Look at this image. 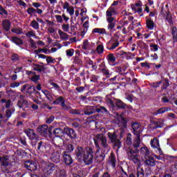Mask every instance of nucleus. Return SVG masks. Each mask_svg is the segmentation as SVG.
<instances>
[{"mask_svg": "<svg viewBox=\"0 0 177 177\" xmlns=\"http://www.w3.org/2000/svg\"><path fill=\"white\" fill-rule=\"evenodd\" d=\"M41 92L45 95L46 97L49 100V102L53 101V96L50 94V92L48 90H42Z\"/></svg>", "mask_w": 177, "mask_h": 177, "instance_id": "nucleus-32", "label": "nucleus"}, {"mask_svg": "<svg viewBox=\"0 0 177 177\" xmlns=\"http://www.w3.org/2000/svg\"><path fill=\"white\" fill-rule=\"evenodd\" d=\"M24 168H26L28 171H37V163L32 162V160H28L24 162Z\"/></svg>", "mask_w": 177, "mask_h": 177, "instance_id": "nucleus-17", "label": "nucleus"}, {"mask_svg": "<svg viewBox=\"0 0 177 177\" xmlns=\"http://www.w3.org/2000/svg\"><path fill=\"white\" fill-rule=\"evenodd\" d=\"M95 113H97V114H106V115L110 114V112L109 110H107V108L102 105L95 106Z\"/></svg>", "mask_w": 177, "mask_h": 177, "instance_id": "nucleus-19", "label": "nucleus"}, {"mask_svg": "<svg viewBox=\"0 0 177 177\" xmlns=\"http://www.w3.org/2000/svg\"><path fill=\"white\" fill-rule=\"evenodd\" d=\"M62 158L66 165H71V164H73V158H71V155H70V153H67V152H62Z\"/></svg>", "mask_w": 177, "mask_h": 177, "instance_id": "nucleus-20", "label": "nucleus"}, {"mask_svg": "<svg viewBox=\"0 0 177 177\" xmlns=\"http://www.w3.org/2000/svg\"><path fill=\"white\" fill-rule=\"evenodd\" d=\"M113 15H117V12L114 8L110 7L108 10H106V17H111Z\"/></svg>", "mask_w": 177, "mask_h": 177, "instance_id": "nucleus-34", "label": "nucleus"}, {"mask_svg": "<svg viewBox=\"0 0 177 177\" xmlns=\"http://www.w3.org/2000/svg\"><path fill=\"white\" fill-rule=\"evenodd\" d=\"M133 132L136 138H137L134 141V149H138L140 146V133H142V127L139 123H133Z\"/></svg>", "mask_w": 177, "mask_h": 177, "instance_id": "nucleus-5", "label": "nucleus"}, {"mask_svg": "<svg viewBox=\"0 0 177 177\" xmlns=\"http://www.w3.org/2000/svg\"><path fill=\"white\" fill-rule=\"evenodd\" d=\"M82 49L84 50H91V44L88 39H85L83 41Z\"/></svg>", "mask_w": 177, "mask_h": 177, "instance_id": "nucleus-35", "label": "nucleus"}, {"mask_svg": "<svg viewBox=\"0 0 177 177\" xmlns=\"http://www.w3.org/2000/svg\"><path fill=\"white\" fill-rule=\"evenodd\" d=\"M75 91H77V92L78 93H82V92H84V91H85V87L84 86H78L76 88Z\"/></svg>", "mask_w": 177, "mask_h": 177, "instance_id": "nucleus-61", "label": "nucleus"}, {"mask_svg": "<svg viewBox=\"0 0 177 177\" xmlns=\"http://www.w3.org/2000/svg\"><path fill=\"white\" fill-rule=\"evenodd\" d=\"M132 135L129 133L127 136V138L126 140V143L127 145V156L131 161H133V145H132V139L131 138Z\"/></svg>", "mask_w": 177, "mask_h": 177, "instance_id": "nucleus-8", "label": "nucleus"}, {"mask_svg": "<svg viewBox=\"0 0 177 177\" xmlns=\"http://www.w3.org/2000/svg\"><path fill=\"white\" fill-rule=\"evenodd\" d=\"M57 168V165H55L52 162H48L46 164L43 169L44 174L46 175H52L56 169Z\"/></svg>", "mask_w": 177, "mask_h": 177, "instance_id": "nucleus-9", "label": "nucleus"}, {"mask_svg": "<svg viewBox=\"0 0 177 177\" xmlns=\"http://www.w3.org/2000/svg\"><path fill=\"white\" fill-rule=\"evenodd\" d=\"M140 153L145 157H149L150 156V150L147 147H142L140 149Z\"/></svg>", "mask_w": 177, "mask_h": 177, "instance_id": "nucleus-33", "label": "nucleus"}, {"mask_svg": "<svg viewBox=\"0 0 177 177\" xmlns=\"http://www.w3.org/2000/svg\"><path fill=\"white\" fill-rule=\"evenodd\" d=\"M92 32L95 34H104V32H106V30L103 28H95L93 29Z\"/></svg>", "mask_w": 177, "mask_h": 177, "instance_id": "nucleus-41", "label": "nucleus"}, {"mask_svg": "<svg viewBox=\"0 0 177 177\" xmlns=\"http://www.w3.org/2000/svg\"><path fill=\"white\" fill-rule=\"evenodd\" d=\"M167 111H171V108L169 107L160 108L156 111V113H155V115H157L158 114H163V113H167Z\"/></svg>", "mask_w": 177, "mask_h": 177, "instance_id": "nucleus-37", "label": "nucleus"}, {"mask_svg": "<svg viewBox=\"0 0 177 177\" xmlns=\"http://www.w3.org/2000/svg\"><path fill=\"white\" fill-rule=\"evenodd\" d=\"M69 114H72L73 115H84V114L81 113V110L80 109H71L69 111Z\"/></svg>", "mask_w": 177, "mask_h": 177, "instance_id": "nucleus-43", "label": "nucleus"}, {"mask_svg": "<svg viewBox=\"0 0 177 177\" xmlns=\"http://www.w3.org/2000/svg\"><path fill=\"white\" fill-rule=\"evenodd\" d=\"M145 164L147 165H149L150 167H154V165H156V160H154V158L147 156V158L145 160Z\"/></svg>", "mask_w": 177, "mask_h": 177, "instance_id": "nucleus-26", "label": "nucleus"}, {"mask_svg": "<svg viewBox=\"0 0 177 177\" xmlns=\"http://www.w3.org/2000/svg\"><path fill=\"white\" fill-rule=\"evenodd\" d=\"M26 12L28 15H30V16H32V15H34L37 17V15H35L37 13L36 9L32 7L28 8Z\"/></svg>", "mask_w": 177, "mask_h": 177, "instance_id": "nucleus-42", "label": "nucleus"}, {"mask_svg": "<svg viewBox=\"0 0 177 177\" xmlns=\"http://www.w3.org/2000/svg\"><path fill=\"white\" fill-rule=\"evenodd\" d=\"M58 34L62 39H64V41H67V39H68V35H67V33L62 31V30H60V29L58 30Z\"/></svg>", "mask_w": 177, "mask_h": 177, "instance_id": "nucleus-38", "label": "nucleus"}, {"mask_svg": "<svg viewBox=\"0 0 177 177\" xmlns=\"http://www.w3.org/2000/svg\"><path fill=\"white\" fill-rule=\"evenodd\" d=\"M66 56H68V57H71L74 55V49H73V48L68 49L66 50Z\"/></svg>", "mask_w": 177, "mask_h": 177, "instance_id": "nucleus-55", "label": "nucleus"}, {"mask_svg": "<svg viewBox=\"0 0 177 177\" xmlns=\"http://www.w3.org/2000/svg\"><path fill=\"white\" fill-rule=\"evenodd\" d=\"M11 39H12V42H13V44H15V45H23V44H24V42L21 39L16 36H12L11 37Z\"/></svg>", "mask_w": 177, "mask_h": 177, "instance_id": "nucleus-29", "label": "nucleus"}, {"mask_svg": "<svg viewBox=\"0 0 177 177\" xmlns=\"http://www.w3.org/2000/svg\"><path fill=\"white\" fill-rule=\"evenodd\" d=\"M34 92H35V86H29L26 90V93H28L29 95H32Z\"/></svg>", "mask_w": 177, "mask_h": 177, "instance_id": "nucleus-53", "label": "nucleus"}, {"mask_svg": "<svg viewBox=\"0 0 177 177\" xmlns=\"http://www.w3.org/2000/svg\"><path fill=\"white\" fill-rule=\"evenodd\" d=\"M93 154H95L93 147H86V153L82 159V162H84L86 165H92L93 164Z\"/></svg>", "mask_w": 177, "mask_h": 177, "instance_id": "nucleus-4", "label": "nucleus"}, {"mask_svg": "<svg viewBox=\"0 0 177 177\" xmlns=\"http://www.w3.org/2000/svg\"><path fill=\"white\" fill-rule=\"evenodd\" d=\"M108 138L111 140V143L115 142L118 139V136H117V133L115 132L111 133L109 132L108 133Z\"/></svg>", "mask_w": 177, "mask_h": 177, "instance_id": "nucleus-27", "label": "nucleus"}, {"mask_svg": "<svg viewBox=\"0 0 177 177\" xmlns=\"http://www.w3.org/2000/svg\"><path fill=\"white\" fill-rule=\"evenodd\" d=\"M28 42L30 44V47L34 48V49H37V44L35 43L34 39L30 38Z\"/></svg>", "mask_w": 177, "mask_h": 177, "instance_id": "nucleus-58", "label": "nucleus"}, {"mask_svg": "<svg viewBox=\"0 0 177 177\" xmlns=\"http://www.w3.org/2000/svg\"><path fill=\"white\" fill-rule=\"evenodd\" d=\"M134 10L137 13H141L142 12V2L139 1L138 3H136L134 7Z\"/></svg>", "mask_w": 177, "mask_h": 177, "instance_id": "nucleus-40", "label": "nucleus"}, {"mask_svg": "<svg viewBox=\"0 0 177 177\" xmlns=\"http://www.w3.org/2000/svg\"><path fill=\"white\" fill-rule=\"evenodd\" d=\"M86 153V148L84 149L82 147H77L75 149V156H76V158L78 160L79 162H82V158H84Z\"/></svg>", "mask_w": 177, "mask_h": 177, "instance_id": "nucleus-10", "label": "nucleus"}, {"mask_svg": "<svg viewBox=\"0 0 177 177\" xmlns=\"http://www.w3.org/2000/svg\"><path fill=\"white\" fill-rule=\"evenodd\" d=\"M20 57H19V55L16 53H13L11 55V60L12 62H17L19 60Z\"/></svg>", "mask_w": 177, "mask_h": 177, "instance_id": "nucleus-57", "label": "nucleus"}, {"mask_svg": "<svg viewBox=\"0 0 177 177\" xmlns=\"http://www.w3.org/2000/svg\"><path fill=\"white\" fill-rule=\"evenodd\" d=\"M108 61L110 62V63H114L115 62V57H114L113 53L108 55Z\"/></svg>", "mask_w": 177, "mask_h": 177, "instance_id": "nucleus-56", "label": "nucleus"}, {"mask_svg": "<svg viewBox=\"0 0 177 177\" xmlns=\"http://www.w3.org/2000/svg\"><path fill=\"white\" fill-rule=\"evenodd\" d=\"M45 70H46V68H45V66L37 64H33L34 71H37V73H45Z\"/></svg>", "mask_w": 177, "mask_h": 177, "instance_id": "nucleus-23", "label": "nucleus"}, {"mask_svg": "<svg viewBox=\"0 0 177 177\" xmlns=\"http://www.w3.org/2000/svg\"><path fill=\"white\" fill-rule=\"evenodd\" d=\"M73 60L75 64H78L79 66H81V64H82V61L81 60V59H80V57H75Z\"/></svg>", "mask_w": 177, "mask_h": 177, "instance_id": "nucleus-59", "label": "nucleus"}, {"mask_svg": "<svg viewBox=\"0 0 177 177\" xmlns=\"http://www.w3.org/2000/svg\"><path fill=\"white\" fill-rule=\"evenodd\" d=\"M151 147L153 149H157L158 154L162 156V151H161V148H160V141L157 138H154L151 140Z\"/></svg>", "mask_w": 177, "mask_h": 177, "instance_id": "nucleus-16", "label": "nucleus"}, {"mask_svg": "<svg viewBox=\"0 0 177 177\" xmlns=\"http://www.w3.org/2000/svg\"><path fill=\"white\" fill-rule=\"evenodd\" d=\"M52 129H53V127H49L46 124H43L37 127V132L44 138H50L52 136Z\"/></svg>", "mask_w": 177, "mask_h": 177, "instance_id": "nucleus-6", "label": "nucleus"}, {"mask_svg": "<svg viewBox=\"0 0 177 177\" xmlns=\"http://www.w3.org/2000/svg\"><path fill=\"white\" fill-rule=\"evenodd\" d=\"M155 124H156V128H162L164 127V120L159 119Z\"/></svg>", "mask_w": 177, "mask_h": 177, "instance_id": "nucleus-49", "label": "nucleus"}, {"mask_svg": "<svg viewBox=\"0 0 177 177\" xmlns=\"http://www.w3.org/2000/svg\"><path fill=\"white\" fill-rule=\"evenodd\" d=\"M39 80H41V75H34L31 78H30V81H32V82H38V81H39Z\"/></svg>", "mask_w": 177, "mask_h": 177, "instance_id": "nucleus-48", "label": "nucleus"}, {"mask_svg": "<svg viewBox=\"0 0 177 177\" xmlns=\"http://www.w3.org/2000/svg\"><path fill=\"white\" fill-rule=\"evenodd\" d=\"M97 78H99L97 75H91V79L90 80V82H94V84H97L98 82Z\"/></svg>", "mask_w": 177, "mask_h": 177, "instance_id": "nucleus-60", "label": "nucleus"}, {"mask_svg": "<svg viewBox=\"0 0 177 177\" xmlns=\"http://www.w3.org/2000/svg\"><path fill=\"white\" fill-rule=\"evenodd\" d=\"M52 104L61 106L62 110L64 111H68V110H71V106L66 104V99H64L63 96L58 97L52 102Z\"/></svg>", "mask_w": 177, "mask_h": 177, "instance_id": "nucleus-7", "label": "nucleus"}, {"mask_svg": "<svg viewBox=\"0 0 177 177\" xmlns=\"http://www.w3.org/2000/svg\"><path fill=\"white\" fill-rule=\"evenodd\" d=\"M133 162L138 166L137 167V177H144L145 170L140 167V158L134 155Z\"/></svg>", "mask_w": 177, "mask_h": 177, "instance_id": "nucleus-13", "label": "nucleus"}, {"mask_svg": "<svg viewBox=\"0 0 177 177\" xmlns=\"http://www.w3.org/2000/svg\"><path fill=\"white\" fill-rule=\"evenodd\" d=\"M30 26L34 30H39V24L35 19L31 21Z\"/></svg>", "mask_w": 177, "mask_h": 177, "instance_id": "nucleus-45", "label": "nucleus"}, {"mask_svg": "<svg viewBox=\"0 0 177 177\" xmlns=\"http://www.w3.org/2000/svg\"><path fill=\"white\" fill-rule=\"evenodd\" d=\"M115 162H117L115 156H114V153H111L109 157V163L111 164L113 168H115Z\"/></svg>", "mask_w": 177, "mask_h": 177, "instance_id": "nucleus-31", "label": "nucleus"}, {"mask_svg": "<svg viewBox=\"0 0 177 177\" xmlns=\"http://www.w3.org/2000/svg\"><path fill=\"white\" fill-rule=\"evenodd\" d=\"M101 73H102L103 75H105L106 78H110V71L106 66H104V68H101Z\"/></svg>", "mask_w": 177, "mask_h": 177, "instance_id": "nucleus-36", "label": "nucleus"}, {"mask_svg": "<svg viewBox=\"0 0 177 177\" xmlns=\"http://www.w3.org/2000/svg\"><path fill=\"white\" fill-rule=\"evenodd\" d=\"M24 133H26V136L32 140L33 145H37V140H38V135L35 133L33 129H26L24 130Z\"/></svg>", "mask_w": 177, "mask_h": 177, "instance_id": "nucleus-12", "label": "nucleus"}, {"mask_svg": "<svg viewBox=\"0 0 177 177\" xmlns=\"http://www.w3.org/2000/svg\"><path fill=\"white\" fill-rule=\"evenodd\" d=\"M64 132L65 135L71 139V140H74V139H77V132H75V130L73 128L70 127H65L64 129Z\"/></svg>", "mask_w": 177, "mask_h": 177, "instance_id": "nucleus-14", "label": "nucleus"}, {"mask_svg": "<svg viewBox=\"0 0 177 177\" xmlns=\"http://www.w3.org/2000/svg\"><path fill=\"white\" fill-rule=\"evenodd\" d=\"M19 141L21 143V145H23V146L27 147V141L26 140V138H20Z\"/></svg>", "mask_w": 177, "mask_h": 177, "instance_id": "nucleus-63", "label": "nucleus"}, {"mask_svg": "<svg viewBox=\"0 0 177 177\" xmlns=\"http://www.w3.org/2000/svg\"><path fill=\"white\" fill-rule=\"evenodd\" d=\"M57 177H67V172L66 171V169H60Z\"/></svg>", "mask_w": 177, "mask_h": 177, "instance_id": "nucleus-47", "label": "nucleus"}, {"mask_svg": "<svg viewBox=\"0 0 177 177\" xmlns=\"http://www.w3.org/2000/svg\"><path fill=\"white\" fill-rule=\"evenodd\" d=\"M62 28L63 31H64L65 32H68V30H70V24H63L62 25Z\"/></svg>", "mask_w": 177, "mask_h": 177, "instance_id": "nucleus-54", "label": "nucleus"}, {"mask_svg": "<svg viewBox=\"0 0 177 177\" xmlns=\"http://www.w3.org/2000/svg\"><path fill=\"white\" fill-rule=\"evenodd\" d=\"M0 167L1 171L5 174H10L13 172L12 163L9 162V158L6 156H0Z\"/></svg>", "mask_w": 177, "mask_h": 177, "instance_id": "nucleus-3", "label": "nucleus"}, {"mask_svg": "<svg viewBox=\"0 0 177 177\" xmlns=\"http://www.w3.org/2000/svg\"><path fill=\"white\" fill-rule=\"evenodd\" d=\"M10 26H12V24L9 19H5L3 21V28L5 31H9L10 30Z\"/></svg>", "mask_w": 177, "mask_h": 177, "instance_id": "nucleus-25", "label": "nucleus"}, {"mask_svg": "<svg viewBox=\"0 0 177 177\" xmlns=\"http://www.w3.org/2000/svg\"><path fill=\"white\" fill-rule=\"evenodd\" d=\"M46 62H47V64H49L50 63H55L56 59H52V57H47Z\"/></svg>", "mask_w": 177, "mask_h": 177, "instance_id": "nucleus-62", "label": "nucleus"}, {"mask_svg": "<svg viewBox=\"0 0 177 177\" xmlns=\"http://www.w3.org/2000/svg\"><path fill=\"white\" fill-rule=\"evenodd\" d=\"M41 52H43V53H45V55H48V49L46 48H39L34 51L35 55H39V53H41Z\"/></svg>", "mask_w": 177, "mask_h": 177, "instance_id": "nucleus-46", "label": "nucleus"}, {"mask_svg": "<svg viewBox=\"0 0 177 177\" xmlns=\"http://www.w3.org/2000/svg\"><path fill=\"white\" fill-rule=\"evenodd\" d=\"M119 38L120 36L118 35V32L115 33L113 37L111 38L110 40L111 41V47L110 49H112V50H113V49H115V48H117L118 45H120V42H118Z\"/></svg>", "mask_w": 177, "mask_h": 177, "instance_id": "nucleus-18", "label": "nucleus"}, {"mask_svg": "<svg viewBox=\"0 0 177 177\" xmlns=\"http://www.w3.org/2000/svg\"><path fill=\"white\" fill-rule=\"evenodd\" d=\"M113 143V149H117V150H120L121 147H122V142H121V140L120 139L115 140Z\"/></svg>", "mask_w": 177, "mask_h": 177, "instance_id": "nucleus-30", "label": "nucleus"}, {"mask_svg": "<svg viewBox=\"0 0 177 177\" xmlns=\"http://www.w3.org/2000/svg\"><path fill=\"white\" fill-rule=\"evenodd\" d=\"M45 149V145H44V142L40 141L38 142V146H37V150L39 151H44V149Z\"/></svg>", "mask_w": 177, "mask_h": 177, "instance_id": "nucleus-50", "label": "nucleus"}, {"mask_svg": "<svg viewBox=\"0 0 177 177\" xmlns=\"http://www.w3.org/2000/svg\"><path fill=\"white\" fill-rule=\"evenodd\" d=\"M106 104L109 109L112 110H117V109H118V110H127V109H129V106L121 100L114 97H106Z\"/></svg>", "mask_w": 177, "mask_h": 177, "instance_id": "nucleus-2", "label": "nucleus"}, {"mask_svg": "<svg viewBox=\"0 0 177 177\" xmlns=\"http://www.w3.org/2000/svg\"><path fill=\"white\" fill-rule=\"evenodd\" d=\"M171 171L174 174H177V164L171 167Z\"/></svg>", "mask_w": 177, "mask_h": 177, "instance_id": "nucleus-64", "label": "nucleus"}, {"mask_svg": "<svg viewBox=\"0 0 177 177\" xmlns=\"http://www.w3.org/2000/svg\"><path fill=\"white\" fill-rule=\"evenodd\" d=\"M63 135H64V130L62 129V128L58 127L53 129L50 138L53 139L55 138H62Z\"/></svg>", "mask_w": 177, "mask_h": 177, "instance_id": "nucleus-15", "label": "nucleus"}, {"mask_svg": "<svg viewBox=\"0 0 177 177\" xmlns=\"http://www.w3.org/2000/svg\"><path fill=\"white\" fill-rule=\"evenodd\" d=\"M64 149L61 148L62 150V153H66L67 154H70V153H73L74 151V145L72 144H66L64 146Z\"/></svg>", "mask_w": 177, "mask_h": 177, "instance_id": "nucleus-22", "label": "nucleus"}, {"mask_svg": "<svg viewBox=\"0 0 177 177\" xmlns=\"http://www.w3.org/2000/svg\"><path fill=\"white\" fill-rule=\"evenodd\" d=\"M147 27L149 30H153L154 28V22L151 21V19H146Z\"/></svg>", "mask_w": 177, "mask_h": 177, "instance_id": "nucleus-39", "label": "nucleus"}, {"mask_svg": "<svg viewBox=\"0 0 177 177\" xmlns=\"http://www.w3.org/2000/svg\"><path fill=\"white\" fill-rule=\"evenodd\" d=\"M62 151L63 150L62 148H59L57 151L53 152L50 160L55 164H59V162H60V158L63 156Z\"/></svg>", "mask_w": 177, "mask_h": 177, "instance_id": "nucleus-11", "label": "nucleus"}, {"mask_svg": "<svg viewBox=\"0 0 177 177\" xmlns=\"http://www.w3.org/2000/svg\"><path fill=\"white\" fill-rule=\"evenodd\" d=\"M120 56H122V57H123L126 60H131V59H132V57L133 56V55H132V53L131 52L127 53L124 51H120Z\"/></svg>", "mask_w": 177, "mask_h": 177, "instance_id": "nucleus-24", "label": "nucleus"}, {"mask_svg": "<svg viewBox=\"0 0 177 177\" xmlns=\"http://www.w3.org/2000/svg\"><path fill=\"white\" fill-rule=\"evenodd\" d=\"M118 121L119 122H121L123 128H127V127H128V122H127V120H125L124 118L123 117H120L118 118Z\"/></svg>", "mask_w": 177, "mask_h": 177, "instance_id": "nucleus-44", "label": "nucleus"}, {"mask_svg": "<svg viewBox=\"0 0 177 177\" xmlns=\"http://www.w3.org/2000/svg\"><path fill=\"white\" fill-rule=\"evenodd\" d=\"M20 100L18 101L17 102V106L19 107V109H23V107H24V106H27L28 104V102H27V100L22 99L21 97H23L22 95L20 96Z\"/></svg>", "mask_w": 177, "mask_h": 177, "instance_id": "nucleus-28", "label": "nucleus"}, {"mask_svg": "<svg viewBox=\"0 0 177 177\" xmlns=\"http://www.w3.org/2000/svg\"><path fill=\"white\" fill-rule=\"evenodd\" d=\"M75 82H74V85L75 86H81V84H82L81 82V77H76L74 80Z\"/></svg>", "mask_w": 177, "mask_h": 177, "instance_id": "nucleus-52", "label": "nucleus"}, {"mask_svg": "<svg viewBox=\"0 0 177 177\" xmlns=\"http://www.w3.org/2000/svg\"><path fill=\"white\" fill-rule=\"evenodd\" d=\"M96 51H97V53H98V55H102V53L104 52V47L103 46V45L97 46L96 48Z\"/></svg>", "mask_w": 177, "mask_h": 177, "instance_id": "nucleus-51", "label": "nucleus"}, {"mask_svg": "<svg viewBox=\"0 0 177 177\" xmlns=\"http://www.w3.org/2000/svg\"><path fill=\"white\" fill-rule=\"evenodd\" d=\"M101 144L102 148L104 149L102 150V154L97 156V162H102L104 161V158H106V154L109 153V145L107 144V139L104 136L100 134L97 135L96 138H94V145L97 149V151H100V145Z\"/></svg>", "mask_w": 177, "mask_h": 177, "instance_id": "nucleus-1", "label": "nucleus"}, {"mask_svg": "<svg viewBox=\"0 0 177 177\" xmlns=\"http://www.w3.org/2000/svg\"><path fill=\"white\" fill-rule=\"evenodd\" d=\"M84 115H91L96 113L95 106H87L84 109Z\"/></svg>", "mask_w": 177, "mask_h": 177, "instance_id": "nucleus-21", "label": "nucleus"}]
</instances>
